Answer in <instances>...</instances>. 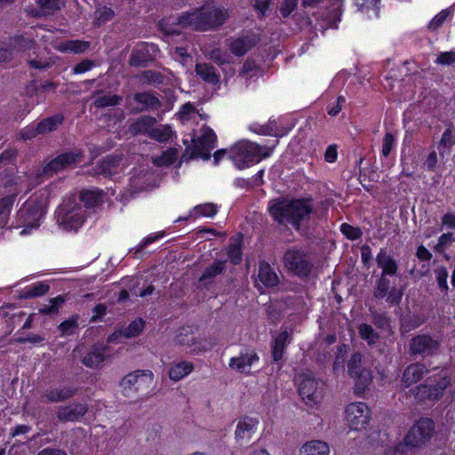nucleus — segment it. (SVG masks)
I'll use <instances>...</instances> for the list:
<instances>
[{
  "label": "nucleus",
  "mask_w": 455,
  "mask_h": 455,
  "mask_svg": "<svg viewBox=\"0 0 455 455\" xmlns=\"http://www.w3.org/2000/svg\"><path fill=\"white\" fill-rule=\"evenodd\" d=\"M453 233L448 232L439 236L438 242L434 247L435 251L443 253L454 242Z\"/></svg>",
  "instance_id": "obj_52"
},
{
  "label": "nucleus",
  "mask_w": 455,
  "mask_h": 455,
  "mask_svg": "<svg viewBox=\"0 0 455 455\" xmlns=\"http://www.w3.org/2000/svg\"><path fill=\"white\" fill-rule=\"evenodd\" d=\"M195 72L204 82L211 85H219L220 76L216 68L209 63H197L195 67Z\"/></svg>",
  "instance_id": "obj_31"
},
{
  "label": "nucleus",
  "mask_w": 455,
  "mask_h": 455,
  "mask_svg": "<svg viewBox=\"0 0 455 455\" xmlns=\"http://www.w3.org/2000/svg\"><path fill=\"white\" fill-rule=\"evenodd\" d=\"M395 142V138L391 132H387L382 141L381 154L383 156L387 157L391 153Z\"/></svg>",
  "instance_id": "obj_60"
},
{
  "label": "nucleus",
  "mask_w": 455,
  "mask_h": 455,
  "mask_svg": "<svg viewBox=\"0 0 455 455\" xmlns=\"http://www.w3.org/2000/svg\"><path fill=\"white\" fill-rule=\"evenodd\" d=\"M44 214L45 210L40 202L31 200L24 204L17 213V220L24 228L20 234L26 235L31 229L38 228Z\"/></svg>",
  "instance_id": "obj_12"
},
{
  "label": "nucleus",
  "mask_w": 455,
  "mask_h": 455,
  "mask_svg": "<svg viewBox=\"0 0 455 455\" xmlns=\"http://www.w3.org/2000/svg\"><path fill=\"white\" fill-rule=\"evenodd\" d=\"M36 4L40 10L36 11L33 15L36 17H41L52 15L56 11L60 10L61 6L65 4V0H36Z\"/></svg>",
  "instance_id": "obj_39"
},
{
  "label": "nucleus",
  "mask_w": 455,
  "mask_h": 455,
  "mask_svg": "<svg viewBox=\"0 0 455 455\" xmlns=\"http://www.w3.org/2000/svg\"><path fill=\"white\" fill-rule=\"evenodd\" d=\"M435 433V421L430 418L422 417L411 427L404 437V443L411 448H424L430 443Z\"/></svg>",
  "instance_id": "obj_8"
},
{
  "label": "nucleus",
  "mask_w": 455,
  "mask_h": 455,
  "mask_svg": "<svg viewBox=\"0 0 455 455\" xmlns=\"http://www.w3.org/2000/svg\"><path fill=\"white\" fill-rule=\"evenodd\" d=\"M154 374L149 370H137L124 376L120 382L124 396L145 393L151 387Z\"/></svg>",
  "instance_id": "obj_10"
},
{
  "label": "nucleus",
  "mask_w": 455,
  "mask_h": 455,
  "mask_svg": "<svg viewBox=\"0 0 455 455\" xmlns=\"http://www.w3.org/2000/svg\"><path fill=\"white\" fill-rule=\"evenodd\" d=\"M194 370L193 363L189 361L174 362L169 370V378L173 381H179L188 376Z\"/></svg>",
  "instance_id": "obj_36"
},
{
  "label": "nucleus",
  "mask_w": 455,
  "mask_h": 455,
  "mask_svg": "<svg viewBox=\"0 0 455 455\" xmlns=\"http://www.w3.org/2000/svg\"><path fill=\"white\" fill-rule=\"evenodd\" d=\"M258 425L259 420L257 419L249 416L239 419L235 429V438L238 440L250 438L255 433Z\"/></svg>",
  "instance_id": "obj_33"
},
{
  "label": "nucleus",
  "mask_w": 455,
  "mask_h": 455,
  "mask_svg": "<svg viewBox=\"0 0 455 455\" xmlns=\"http://www.w3.org/2000/svg\"><path fill=\"white\" fill-rule=\"evenodd\" d=\"M259 72V68L255 64L254 61L247 60L240 71V76L245 78L246 80H249L258 75Z\"/></svg>",
  "instance_id": "obj_53"
},
{
  "label": "nucleus",
  "mask_w": 455,
  "mask_h": 455,
  "mask_svg": "<svg viewBox=\"0 0 455 455\" xmlns=\"http://www.w3.org/2000/svg\"><path fill=\"white\" fill-rule=\"evenodd\" d=\"M360 337L369 345L375 344L379 339L378 332L368 323H361L358 327Z\"/></svg>",
  "instance_id": "obj_50"
},
{
  "label": "nucleus",
  "mask_w": 455,
  "mask_h": 455,
  "mask_svg": "<svg viewBox=\"0 0 455 455\" xmlns=\"http://www.w3.org/2000/svg\"><path fill=\"white\" fill-rule=\"evenodd\" d=\"M176 342L181 346L192 347L193 351L196 353L207 350L205 346L201 345L198 337H196L193 331L186 328H182L176 336Z\"/></svg>",
  "instance_id": "obj_32"
},
{
  "label": "nucleus",
  "mask_w": 455,
  "mask_h": 455,
  "mask_svg": "<svg viewBox=\"0 0 455 455\" xmlns=\"http://www.w3.org/2000/svg\"><path fill=\"white\" fill-rule=\"evenodd\" d=\"M90 47V42L83 40H67L58 44L57 50L60 52L83 53Z\"/></svg>",
  "instance_id": "obj_37"
},
{
  "label": "nucleus",
  "mask_w": 455,
  "mask_h": 455,
  "mask_svg": "<svg viewBox=\"0 0 455 455\" xmlns=\"http://www.w3.org/2000/svg\"><path fill=\"white\" fill-rule=\"evenodd\" d=\"M347 368L349 376L355 380V392H364L371 384L372 375L363 360V355L359 352L354 353L347 363Z\"/></svg>",
  "instance_id": "obj_11"
},
{
  "label": "nucleus",
  "mask_w": 455,
  "mask_h": 455,
  "mask_svg": "<svg viewBox=\"0 0 455 455\" xmlns=\"http://www.w3.org/2000/svg\"><path fill=\"white\" fill-rule=\"evenodd\" d=\"M273 148L260 146L255 142L243 140L235 144L228 151L229 158L240 170L250 167L268 157Z\"/></svg>",
  "instance_id": "obj_3"
},
{
  "label": "nucleus",
  "mask_w": 455,
  "mask_h": 455,
  "mask_svg": "<svg viewBox=\"0 0 455 455\" xmlns=\"http://www.w3.org/2000/svg\"><path fill=\"white\" fill-rule=\"evenodd\" d=\"M105 193L99 188L83 190L80 192L79 199L87 208H93L101 204L104 201Z\"/></svg>",
  "instance_id": "obj_35"
},
{
  "label": "nucleus",
  "mask_w": 455,
  "mask_h": 455,
  "mask_svg": "<svg viewBox=\"0 0 455 455\" xmlns=\"http://www.w3.org/2000/svg\"><path fill=\"white\" fill-rule=\"evenodd\" d=\"M450 14L451 11L449 9L443 10L432 19L428 28L433 31L438 29Z\"/></svg>",
  "instance_id": "obj_58"
},
{
  "label": "nucleus",
  "mask_w": 455,
  "mask_h": 455,
  "mask_svg": "<svg viewBox=\"0 0 455 455\" xmlns=\"http://www.w3.org/2000/svg\"><path fill=\"white\" fill-rule=\"evenodd\" d=\"M340 231L349 240H356L363 235L359 228H355L347 223H343L340 226Z\"/></svg>",
  "instance_id": "obj_57"
},
{
  "label": "nucleus",
  "mask_w": 455,
  "mask_h": 455,
  "mask_svg": "<svg viewBox=\"0 0 455 455\" xmlns=\"http://www.w3.org/2000/svg\"><path fill=\"white\" fill-rule=\"evenodd\" d=\"M194 212L197 215L213 217L217 213L218 209L214 204L207 203L196 206Z\"/></svg>",
  "instance_id": "obj_55"
},
{
  "label": "nucleus",
  "mask_w": 455,
  "mask_h": 455,
  "mask_svg": "<svg viewBox=\"0 0 455 455\" xmlns=\"http://www.w3.org/2000/svg\"><path fill=\"white\" fill-rule=\"evenodd\" d=\"M88 411L85 403H74L64 406H59L55 411L57 419L61 423L77 421Z\"/></svg>",
  "instance_id": "obj_18"
},
{
  "label": "nucleus",
  "mask_w": 455,
  "mask_h": 455,
  "mask_svg": "<svg viewBox=\"0 0 455 455\" xmlns=\"http://www.w3.org/2000/svg\"><path fill=\"white\" fill-rule=\"evenodd\" d=\"M229 17L227 9L204 5L192 12H183L177 18H164L159 28L165 36L180 35L181 28L196 31L215 30L221 27Z\"/></svg>",
  "instance_id": "obj_1"
},
{
  "label": "nucleus",
  "mask_w": 455,
  "mask_h": 455,
  "mask_svg": "<svg viewBox=\"0 0 455 455\" xmlns=\"http://www.w3.org/2000/svg\"><path fill=\"white\" fill-rule=\"evenodd\" d=\"M145 327V322L141 319H136L132 322L128 326L120 330L123 337L130 339L140 334Z\"/></svg>",
  "instance_id": "obj_48"
},
{
  "label": "nucleus",
  "mask_w": 455,
  "mask_h": 455,
  "mask_svg": "<svg viewBox=\"0 0 455 455\" xmlns=\"http://www.w3.org/2000/svg\"><path fill=\"white\" fill-rule=\"evenodd\" d=\"M133 100L141 105L140 111L156 110L162 106L156 94L148 92L135 93Z\"/></svg>",
  "instance_id": "obj_34"
},
{
  "label": "nucleus",
  "mask_w": 455,
  "mask_h": 455,
  "mask_svg": "<svg viewBox=\"0 0 455 455\" xmlns=\"http://www.w3.org/2000/svg\"><path fill=\"white\" fill-rule=\"evenodd\" d=\"M376 262L379 268H381L380 275L396 276L399 266L397 261L387 253L386 248H381L377 254Z\"/></svg>",
  "instance_id": "obj_26"
},
{
  "label": "nucleus",
  "mask_w": 455,
  "mask_h": 455,
  "mask_svg": "<svg viewBox=\"0 0 455 455\" xmlns=\"http://www.w3.org/2000/svg\"><path fill=\"white\" fill-rule=\"evenodd\" d=\"M63 116L60 115H55L40 121L37 125V130L40 134H45L51 132H53L57 129V127L62 124Z\"/></svg>",
  "instance_id": "obj_44"
},
{
  "label": "nucleus",
  "mask_w": 455,
  "mask_h": 455,
  "mask_svg": "<svg viewBox=\"0 0 455 455\" xmlns=\"http://www.w3.org/2000/svg\"><path fill=\"white\" fill-rule=\"evenodd\" d=\"M255 283L258 289H261L260 283L266 288H274L279 283L277 274L266 260H260L259 262V270Z\"/></svg>",
  "instance_id": "obj_21"
},
{
  "label": "nucleus",
  "mask_w": 455,
  "mask_h": 455,
  "mask_svg": "<svg viewBox=\"0 0 455 455\" xmlns=\"http://www.w3.org/2000/svg\"><path fill=\"white\" fill-rule=\"evenodd\" d=\"M257 361H259V356L255 350L244 348L240 352L238 356L230 359L229 367L239 372H247L251 364Z\"/></svg>",
  "instance_id": "obj_25"
},
{
  "label": "nucleus",
  "mask_w": 455,
  "mask_h": 455,
  "mask_svg": "<svg viewBox=\"0 0 455 455\" xmlns=\"http://www.w3.org/2000/svg\"><path fill=\"white\" fill-rule=\"evenodd\" d=\"M80 157L81 154L76 152H66L60 154L44 166L43 173L45 175L57 173L58 172L68 167L70 164L78 162Z\"/></svg>",
  "instance_id": "obj_19"
},
{
  "label": "nucleus",
  "mask_w": 455,
  "mask_h": 455,
  "mask_svg": "<svg viewBox=\"0 0 455 455\" xmlns=\"http://www.w3.org/2000/svg\"><path fill=\"white\" fill-rule=\"evenodd\" d=\"M429 372L424 363L416 362L410 363L404 369L401 379L402 385L409 387L421 380Z\"/></svg>",
  "instance_id": "obj_23"
},
{
  "label": "nucleus",
  "mask_w": 455,
  "mask_h": 455,
  "mask_svg": "<svg viewBox=\"0 0 455 455\" xmlns=\"http://www.w3.org/2000/svg\"><path fill=\"white\" fill-rule=\"evenodd\" d=\"M115 16L114 11L108 6H100L94 12V25L100 27L106 22L111 20Z\"/></svg>",
  "instance_id": "obj_47"
},
{
  "label": "nucleus",
  "mask_w": 455,
  "mask_h": 455,
  "mask_svg": "<svg viewBox=\"0 0 455 455\" xmlns=\"http://www.w3.org/2000/svg\"><path fill=\"white\" fill-rule=\"evenodd\" d=\"M77 393V388L70 386H61L59 387L49 388L44 392L43 397L46 403H61L65 402Z\"/></svg>",
  "instance_id": "obj_27"
},
{
  "label": "nucleus",
  "mask_w": 455,
  "mask_h": 455,
  "mask_svg": "<svg viewBox=\"0 0 455 455\" xmlns=\"http://www.w3.org/2000/svg\"><path fill=\"white\" fill-rule=\"evenodd\" d=\"M442 339L435 335L419 333L408 343V355L412 358L434 357L441 353Z\"/></svg>",
  "instance_id": "obj_7"
},
{
  "label": "nucleus",
  "mask_w": 455,
  "mask_h": 455,
  "mask_svg": "<svg viewBox=\"0 0 455 455\" xmlns=\"http://www.w3.org/2000/svg\"><path fill=\"white\" fill-rule=\"evenodd\" d=\"M292 340V331L284 330L281 331L275 339L272 344V358L275 362L282 360L286 347Z\"/></svg>",
  "instance_id": "obj_29"
},
{
  "label": "nucleus",
  "mask_w": 455,
  "mask_h": 455,
  "mask_svg": "<svg viewBox=\"0 0 455 455\" xmlns=\"http://www.w3.org/2000/svg\"><path fill=\"white\" fill-rule=\"evenodd\" d=\"M156 124V119L150 116H142L129 125L128 132L131 135H148L150 134L152 126Z\"/></svg>",
  "instance_id": "obj_30"
},
{
  "label": "nucleus",
  "mask_w": 455,
  "mask_h": 455,
  "mask_svg": "<svg viewBox=\"0 0 455 455\" xmlns=\"http://www.w3.org/2000/svg\"><path fill=\"white\" fill-rule=\"evenodd\" d=\"M173 135L172 127L168 124H159L152 126L148 137L160 142L166 143L171 140Z\"/></svg>",
  "instance_id": "obj_42"
},
{
  "label": "nucleus",
  "mask_w": 455,
  "mask_h": 455,
  "mask_svg": "<svg viewBox=\"0 0 455 455\" xmlns=\"http://www.w3.org/2000/svg\"><path fill=\"white\" fill-rule=\"evenodd\" d=\"M108 346L96 343L90 347L84 354L81 355L82 363L90 369H96L106 360Z\"/></svg>",
  "instance_id": "obj_20"
},
{
  "label": "nucleus",
  "mask_w": 455,
  "mask_h": 455,
  "mask_svg": "<svg viewBox=\"0 0 455 455\" xmlns=\"http://www.w3.org/2000/svg\"><path fill=\"white\" fill-rule=\"evenodd\" d=\"M150 181V174L147 171L135 172L130 178V190L132 193H137L148 188Z\"/></svg>",
  "instance_id": "obj_40"
},
{
  "label": "nucleus",
  "mask_w": 455,
  "mask_h": 455,
  "mask_svg": "<svg viewBox=\"0 0 455 455\" xmlns=\"http://www.w3.org/2000/svg\"><path fill=\"white\" fill-rule=\"evenodd\" d=\"M250 129L251 131L261 135H276V131L274 128L273 124L264 125L252 124Z\"/></svg>",
  "instance_id": "obj_62"
},
{
  "label": "nucleus",
  "mask_w": 455,
  "mask_h": 455,
  "mask_svg": "<svg viewBox=\"0 0 455 455\" xmlns=\"http://www.w3.org/2000/svg\"><path fill=\"white\" fill-rule=\"evenodd\" d=\"M122 156L109 155L100 160L92 169L91 174L93 176L101 175L105 178H111L119 173L122 170Z\"/></svg>",
  "instance_id": "obj_16"
},
{
  "label": "nucleus",
  "mask_w": 455,
  "mask_h": 455,
  "mask_svg": "<svg viewBox=\"0 0 455 455\" xmlns=\"http://www.w3.org/2000/svg\"><path fill=\"white\" fill-rule=\"evenodd\" d=\"M311 198L277 199L269 203L268 212L275 222L280 225H291L296 230L301 223L309 220L313 212Z\"/></svg>",
  "instance_id": "obj_2"
},
{
  "label": "nucleus",
  "mask_w": 455,
  "mask_h": 455,
  "mask_svg": "<svg viewBox=\"0 0 455 455\" xmlns=\"http://www.w3.org/2000/svg\"><path fill=\"white\" fill-rule=\"evenodd\" d=\"M370 418V409L364 403H351L346 408L345 419L352 430L364 428L369 423Z\"/></svg>",
  "instance_id": "obj_15"
},
{
  "label": "nucleus",
  "mask_w": 455,
  "mask_h": 455,
  "mask_svg": "<svg viewBox=\"0 0 455 455\" xmlns=\"http://www.w3.org/2000/svg\"><path fill=\"white\" fill-rule=\"evenodd\" d=\"M392 277L380 275L376 280L373 290V297L377 299H386L390 307L399 305L403 295V291L396 288L395 280L391 279Z\"/></svg>",
  "instance_id": "obj_14"
},
{
  "label": "nucleus",
  "mask_w": 455,
  "mask_h": 455,
  "mask_svg": "<svg viewBox=\"0 0 455 455\" xmlns=\"http://www.w3.org/2000/svg\"><path fill=\"white\" fill-rule=\"evenodd\" d=\"M259 42V37L253 33L243 35L237 38L231 40L229 43V50L235 56H243Z\"/></svg>",
  "instance_id": "obj_24"
},
{
  "label": "nucleus",
  "mask_w": 455,
  "mask_h": 455,
  "mask_svg": "<svg viewBox=\"0 0 455 455\" xmlns=\"http://www.w3.org/2000/svg\"><path fill=\"white\" fill-rule=\"evenodd\" d=\"M451 145H455V128L454 125L450 123L442 135L441 140L439 142V148L442 146L446 147Z\"/></svg>",
  "instance_id": "obj_54"
},
{
  "label": "nucleus",
  "mask_w": 455,
  "mask_h": 455,
  "mask_svg": "<svg viewBox=\"0 0 455 455\" xmlns=\"http://www.w3.org/2000/svg\"><path fill=\"white\" fill-rule=\"evenodd\" d=\"M164 76L155 70H145L140 75V80L143 84L149 85H160L164 84Z\"/></svg>",
  "instance_id": "obj_49"
},
{
  "label": "nucleus",
  "mask_w": 455,
  "mask_h": 455,
  "mask_svg": "<svg viewBox=\"0 0 455 455\" xmlns=\"http://www.w3.org/2000/svg\"><path fill=\"white\" fill-rule=\"evenodd\" d=\"M36 36V30L31 28L22 34H16L11 36L9 38V47L12 52H25L29 50H35L37 47Z\"/></svg>",
  "instance_id": "obj_17"
},
{
  "label": "nucleus",
  "mask_w": 455,
  "mask_h": 455,
  "mask_svg": "<svg viewBox=\"0 0 455 455\" xmlns=\"http://www.w3.org/2000/svg\"><path fill=\"white\" fill-rule=\"evenodd\" d=\"M451 383V378L448 370L443 368L428 377L425 383L416 387L413 390L415 399L422 403L439 401Z\"/></svg>",
  "instance_id": "obj_4"
},
{
  "label": "nucleus",
  "mask_w": 455,
  "mask_h": 455,
  "mask_svg": "<svg viewBox=\"0 0 455 455\" xmlns=\"http://www.w3.org/2000/svg\"><path fill=\"white\" fill-rule=\"evenodd\" d=\"M299 386V393L306 404L313 406L320 403L323 396V382L316 379L312 372H303Z\"/></svg>",
  "instance_id": "obj_13"
},
{
  "label": "nucleus",
  "mask_w": 455,
  "mask_h": 455,
  "mask_svg": "<svg viewBox=\"0 0 455 455\" xmlns=\"http://www.w3.org/2000/svg\"><path fill=\"white\" fill-rule=\"evenodd\" d=\"M282 259L284 268L299 278L307 277L312 272L311 257L299 245L287 248Z\"/></svg>",
  "instance_id": "obj_5"
},
{
  "label": "nucleus",
  "mask_w": 455,
  "mask_h": 455,
  "mask_svg": "<svg viewBox=\"0 0 455 455\" xmlns=\"http://www.w3.org/2000/svg\"><path fill=\"white\" fill-rule=\"evenodd\" d=\"M55 215L58 225L65 231H76L85 220L84 211L73 198L63 200Z\"/></svg>",
  "instance_id": "obj_6"
},
{
  "label": "nucleus",
  "mask_w": 455,
  "mask_h": 455,
  "mask_svg": "<svg viewBox=\"0 0 455 455\" xmlns=\"http://www.w3.org/2000/svg\"><path fill=\"white\" fill-rule=\"evenodd\" d=\"M435 63L441 66H449L455 63V52H443L438 54Z\"/></svg>",
  "instance_id": "obj_61"
},
{
  "label": "nucleus",
  "mask_w": 455,
  "mask_h": 455,
  "mask_svg": "<svg viewBox=\"0 0 455 455\" xmlns=\"http://www.w3.org/2000/svg\"><path fill=\"white\" fill-rule=\"evenodd\" d=\"M330 451L326 443L319 440H313L306 443L299 451L300 455H328Z\"/></svg>",
  "instance_id": "obj_38"
},
{
  "label": "nucleus",
  "mask_w": 455,
  "mask_h": 455,
  "mask_svg": "<svg viewBox=\"0 0 455 455\" xmlns=\"http://www.w3.org/2000/svg\"><path fill=\"white\" fill-rule=\"evenodd\" d=\"M435 273L438 287L442 291L444 292V294H447L449 291V286L447 283V278L449 274L447 268L443 266L438 267L435 270Z\"/></svg>",
  "instance_id": "obj_51"
},
{
  "label": "nucleus",
  "mask_w": 455,
  "mask_h": 455,
  "mask_svg": "<svg viewBox=\"0 0 455 455\" xmlns=\"http://www.w3.org/2000/svg\"><path fill=\"white\" fill-rule=\"evenodd\" d=\"M178 155L177 148H170L164 151L161 156L153 157L152 162L156 166H169L178 159Z\"/></svg>",
  "instance_id": "obj_45"
},
{
  "label": "nucleus",
  "mask_w": 455,
  "mask_h": 455,
  "mask_svg": "<svg viewBox=\"0 0 455 455\" xmlns=\"http://www.w3.org/2000/svg\"><path fill=\"white\" fill-rule=\"evenodd\" d=\"M38 134L40 133L36 124L28 125L20 132V137L24 140H31Z\"/></svg>",
  "instance_id": "obj_64"
},
{
  "label": "nucleus",
  "mask_w": 455,
  "mask_h": 455,
  "mask_svg": "<svg viewBox=\"0 0 455 455\" xmlns=\"http://www.w3.org/2000/svg\"><path fill=\"white\" fill-rule=\"evenodd\" d=\"M228 255L232 264L238 265L242 260V251L240 245H230Z\"/></svg>",
  "instance_id": "obj_63"
},
{
  "label": "nucleus",
  "mask_w": 455,
  "mask_h": 455,
  "mask_svg": "<svg viewBox=\"0 0 455 455\" xmlns=\"http://www.w3.org/2000/svg\"><path fill=\"white\" fill-rule=\"evenodd\" d=\"M50 290V285L45 282H37L31 285L26 286L20 291V297L21 299H32L41 297L46 294Z\"/></svg>",
  "instance_id": "obj_41"
},
{
  "label": "nucleus",
  "mask_w": 455,
  "mask_h": 455,
  "mask_svg": "<svg viewBox=\"0 0 455 455\" xmlns=\"http://www.w3.org/2000/svg\"><path fill=\"white\" fill-rule=\"evenodd\" d=\"M152 60L148 45L140 44L132 49L129 59V65L134 68H145Z\"/></svg>",
  "instance_id": "obj_28"
},
{
  "label": "nucleus",
  "mask_w": 455,
  "mask_h": 455,
  "mask_svg": "<svg viewBox=\"0 0 455 455\" xmlns=\"http://www.w3.org/2000/svg\"><path fill=\"white\" fill-rule=\"evenodd\" d=\"M77 316L72 317L70 319L65 320L59 325V330L61 331L62 335H68L73 333L74 330L77 328Z\"/></svg>",
  "instance_id": "obj_59"
},
{
  "label": "nucleus",
  "mask_w": 455,
  "mask_h": 455,
  "mask_svg": "<svg viewBox=\"0 0 455 455\" xmlns=\"http://www.w3.org/2000/svg\"><path fill=\"white\" fill-rule=\"evenodd\" d=\"M96 94H98L99 96L96 98L94 101V106L98 108L117 106L121 103L123 100L121 96L116 94L108 93L100 95V91L96 92Z\"/></svg>",
  "instance_id": "obj_46"
},
{
  "label": "nucleus",
  "mask_w": 455,
  "mask_h": 455,
  "mask_svg": "<svg viewBox=\"0 0 455 455\" xmlns=\"http://www.w3.org/2000/svg\"><path fill=\"white\" fill-rule=\"evenodd\" d=\"M226 271L225 260H214L208 266L198 279V288L201 290H209L214 283L215 278Z\"/></svg>",
  "instance_id": "obj_22"
},
{
  "label": "nucleus",
  "mask_w": 455,
  "mask_h": 455,
  "mask_svg": "<svg viewBox=\"0 0 455 455\" xmlns=\"http://www.w3.org/2000/svg\"><path fill=\"white\" fill-rule=\"evenodd\" d=\"M66 300L65 295H58L57 297L51 299L49 300V304H44L39 308V313L46 315H57Z\"/></svg>",
  "instance_id": "obj_43"
},
{
  "label": "nucleus",
  "mask_w": 455,
  "mask_h": 455,
  "mask_svg": "<svg viewBox=\"0 0 455 455\" xmlns=\"http://www.w3.org/2000/svg\"><path fill=\"white\" fill-rule=\"evenodd\" d=\"M216 134L209 127L202 129V135L196 140L192 139L193 147H187L181 156V161L188 162L190 159L201 157L204 160H209L210 151L214 148L216 143Z\"/></svg>",
  "instance_id": "obj_9"
},
{
  "label": "nucleus",
  "mask_w": 455,
  "mask_h": 455,
  "mask_svg": "<svg viewBox=\"0 0 455 455\" xmlns=\"http://www.w3.org/2000/svg\"><path fill=\"white\" fill-rule=\"evenodd\" d=\"M371 317L373 324L379 329L387 330L390 325V319L386 313L374 311Z\"/></svg>",
  "instance_id": "obj_56"
}]
</instances>
